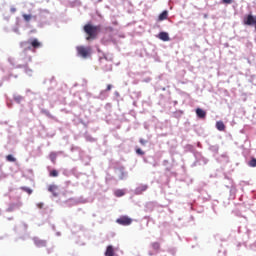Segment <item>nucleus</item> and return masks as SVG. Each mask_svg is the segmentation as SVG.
Here are the masks:
<instances>
[{
    "label": "nucleus",
    "mask_w": 256,
    "mask_h": 256,
    "mask_svg": "<svg viewBox=\"0 0 256 256\" xmlns=\"http://www.w3.org/2000/svg\"><path fill=\"white\" fill-rule=\"evenodd\" d=\"M28 43L29 45H31L33 51H35V49H41V47H43V43H41L37 38H32L28 40Z\"/></svg>",
    "instance_id": "20e7f679"
},
{
    "label": "nucleus",
    "mask_w": 256,
    "mask_h": 256,
    "mask_svg": "<svg viewBox=\"0 0 256 256\" xmlns=\"http://www.w3.org/2000/svg\"><path fill=\"white\" fill-rule=\"evenodd\" d=\"M48 191L53 194L54 197L59 195V186L57 185H50L48 187Z\"/></svg>",
    "instance_id": "423d86ee"
},
{
    "label": "nucleus",
    "mask_w": 256,
    "mask_h": 256,
    "mask_svg": "<svg viewBox=\"0 0 256 256\" xmlns=\"http://www.w3.org/2000/svg\"><path fill=\"white\" fill-rule=\"evenodd\" d=\"M116 223L118 225H123L124 227H127L133 223V219H131L129 216H121L116 220Z\"/></svg>",
    "instance_id": "7ed1b4c3"
},
{
    "label": "nucleus",
    "mask_w": 256,
    "mask_h": 256,
    "mask_svg": "<svg viewBox=\"0 0 256 256\" xmlns=\"http://www.w3.org/2000/svg\"><path fill=\"white\" fill-rule=\"evenodd\" d=\"M249 167H256V158H252L249 162H248Z\"/></svg>",
    "instance_id": "f3484780"
},
{
    "label": "nucleus",
    "mask_w": 256,
    "mask_h": 256,
    "mask_svg": "<svg viewBox=\"0 0 256 256\" xmlns=\"http://www.w3.org/2000/svg\"><path fill=\"white\" fill-rule=\"evenodd\" d=\"M6 160L9 161L10 163H15V161H17V159L13 157V155L11 154L6 156Z\"/></svg>",
    "instance_id": "dca6fc26"
},
{
    "label": "nucleus",
    "mask_w": 256,
    "mask_h": 256,
    "mask_svg": "<svg viewBox=\"0 0 256 256\" xmlns=\"http://www.w3.org/2000/svg\"><path fill=\"white\" fill-rule=\"evenodd\" d=\"M114 195H115V197H123V195H125V190H121V189L116 190L114 192Z\"/></svg>",
    "instance_id": "2eb2a0df"
},
{
    "label": "nucleus",
    "mask_w": 256,
    "mask_h": 256,
    "mask_svg": "<svg viewBox=\"0 0 256 256\" xmlns=\"http://www.w3.org/2000/svg\"><path fill=\"white\" fill-rule=\"evenodd\" d=\"M44 205L45 204H43V202H40L37 204V207H38V209H43Z\"/></svg>",
    "instance_id": "b1692460"
},
{
    "label": "nucleus",
    "mask_w": 256,
    "mask_h": 256,
    "mask_svg": "<svg viewBox=\"0 0 256 256\" xmlns=\"http://www.w3.org/2000/svg\"><path fill=\"white\" fill-rule=\"evenodd\" d=\"M50 177H59V172L57 170L50 171Z\"/></svg>",
    "instance_id": "6ab92c4d"
},
{
    "label": "nucleus",
    "mask_w": 256,
    "mask_h": 256,
    "mask_svg": "<svg viewBox=\"0 0 256 256\" xmlns=\"http://www.w3.org/2000/svg\"><path fill=\"white\" fill-rule=\"evenodd\" d=\"M158 38L161 41H170L169 33H167V32H160L159 35H158Z\"/></svg>",
    "instance_id": "9d476101"
},
{
    "label": "nucleus",
    "mask_w": 256,
    "mask_h": 256,
    "mask_svg": "<svg viewBox=\"0 0 256 256\" xmlns=\"http://www.w3.org/2000/svg\"><path fill=\"white\" fill-rule=\"evenodd\" d=\"M105 256H115V249L113 248L112 245H109V246L106 248Z\"/></svg>",
    "instance_id": "9b49d317"
},
{
    "label": "nucleus",
    "mask_w": 256,
    "mask_h": 256,
    "mask_svg": "<svg viewBox=\"0 0 256 256\" xmlns=\"http://www.w3.org/2000/svg\"><path fill=\"white\" fill-rule=\"evenodd\" d=\"M76 51L79 57H82L83 59L91 57V46H77Z\"/></svg>",
    "instance_id": "f03ea898"
},
{
    "label": "nucleus",
    "mask_w": 256,
    "mask_h": 256,
    "mask_svg": "<svg viewBox=\"0 0 256 256\" xmlns=\"http://www.w3.org/2000/svg\"><path fill=\"white\" fill-rule=\"evenodd\" d=\"M149 189V186L147 184L140 185L136 188V195H143L145 191Z\"/></svg>",
    "instance_id": "0eeeda50"
},
{
    "label": "nucleus",
    "mask_w": 256,
    "mask_h": 256,
    "mask_svg": "<svg viewBox=\"0 0 256 256\" xmlns=\"http://www.w3.org/2000/svg\"><path fill=\"white\" fill-rule=\"evenodd\" d=\"M28 61H29V63H31V61H33V58H31V56H29Z\"/></svg>",
    "instance_id": "bb28decb"
},
{
    "label": "nucleus",
    "mask_w": 256,
    "mask_h": 256,
    "mask_svg": "<svg viewBox=\"0 0 256 256\" xmlns=\"http://www.w3.org/2000/svg\"><path fill=\"white\" fill-rule=\"evenodd\" d=\"M50 159H51L52 163H55V161L57 159V154H55V152H52L50 154Z\"/></svg>",
    "instance_id": "a211bd4d"
},
{
    "label": "nucleus",
    "mask_w": 256,
    "mask_h": 256,
    "mask_svg": "<svg viewBox=\"0 0 256 256\" xmlns=\"http://www.w3.org/2000/svg\"><path fill=\"white\" fill-rule=\"evenodd\" d=\"M111 89H113V85L108 84L105 91H111Z\"/></svg>",
    "instance_id": "393cba45"
},
{
    "label": "nucleus",
    "mask_w": 256,
    "mask_h": 256,
    "mask_svg": "<svg viewBox=\"0 0 256 256\" xmlns=\"http://www.w3.org/2000/svg\"><path fill=\"white\" fill-rule=\"evenodd\" d=\"M222 3H225L226 5H231V3H233V0H222Z\"/></svg>",
    "instance_id": "4be33fe9"
},
{
    "label": "nucleus",
    "mask_w": 256,
    "mask_h": 256,
    "mask_svg": "<svg viewBox=\"0 0 256 256\" xmlns=\"http://www.w3.org/2000/svg\"><path fill=\"white\" fill-rule=\"evenodd\" d=\"M22 189L23 191H25V193H28V195H31V193H33V190L31 188L24 187Z\"/></svg>",
    "instance_id": "aec40b11"
},
{
    "label": "nucleus",
    "mask_w": 256,
    "mask_h": 256,
    "mask_svg": "<svg viewBox=\"0 0 256 256\" xmlns=\"http://www.w3.org/2000/svg\"><path fill=\"white\" fill-rule=\"evenodd\" d=\"M216 129H218V131H225V123H223V121L216 122Z\"/></svg>",
    "instance_id": "ddd939ff"
},
{
    "label": "nucleus",
    "mask_w": 256,
    "mask_h": 256,
    "mask_svg": "<svg viewBox=\"0 0 256 256\" xmlns=\"http://www.w3.org/2000/svg\"><path fill=\"white\" fill-rule=\"evenodd\" d=\"M25 23H31V21H37V16L32 14H22Z\"/></svg>",
    "instance_id": "39448f33"
},
{
    "label": "nucleus",
    "mask_w": 256,
    "mask_h": 256,
    "mask_svg": "<svg viewBox=\"0 0 256 256\" xmlns=\"http://www.w3.org/2000/svg\"><path fill=\"white\" fill-rule=\"evenodd\" d=\"M169 17V12L164 10L159 16L158 21H165Z\"/></svg>",
    "instance_id": "f8f14e48"
},
{
    "label": "nucleus",
    "mask_w": 256,
    "mask_h": 256,
    "mask_svg": "<svg viewBox=\"0 0 256 256\" xmlns=\"http://www.w3.org/2000/svg\"><path fill=\"white\" fill-rule=\"evenodd\" d=\"M196 115H197V117H199V119H205V117H207V112H205V110H203L201 108H197Z\"/></svg>",
    "instance_id": "1a4fd4ad"
},
{
    "label": "nucleus",
    "mask_w": 256,
    "mask_h": 256,
    "mask_svg": "<svg viewBox=\"0 0 256 256\" xmlns=\"http://www.w3.org/2000/svg\"><path fill=\"white\" fill-rule=\"evenodd\" d=\"M84 32L88 35L86 37V41H90V39H97V36L101 32V26H93L91 24H86L84 26Z\"/></svg>",
    "instance_id": "f257e3e1"
},
{
    "label": "nucleus",
    "mask_w": 256,
    "mask_h": 256,
    "mask_svg": "<svg viewBox=\"0 0 256 256\" xmlns=\"http://www.w3.org/2000/svg\"><path fill=\"white\" fill-rule=\"evenodd\" d=\"M137 155H145V152L141 148L136 149Z\"/></svg>",
    "instance_id": "412c9836"
},
{
    "label": "nucleus",
    "mask_w": 256,
    "mask_h": 256,
    "mask_svg": "<svg viewBox=\"0 0 256 256\" xmlns=\"http://www.w3.org/2000/svg\"><path fill=\"white\" fill-rule=\"evenodd\" d=\"M15 100L19 103V101H21V96L16 97Z\"/></svg>",
    "instance_id": "a878e982"
},
{
    "label": "nucleus",
    "mask_w": 256,
    "mask_h": 256,
    "mask_svg": "<svg viewBox=\"0 0 256 256\" xmlns=\"http://www.w3.org/2000/svg\"><path fill=\"white\" fill-rule=\"evenodd\" d=\"M11 11H12V13H15L16 9H15V8H12Z\"/></svg>",
    "instance_id": "cd10ccee"
},
{
    "label": "nucleus",
    "mask_w": 256,
    "mask_h": 256,
    "mask_svg": "<svg viewBox=\"0 0 256 256\" xmlns=\"http://www.w3.org/2000/svg\"><path fill=\"white\" fill-rule=\"evenodd\" d=\"M151 247L154 251H159V249H161V244L159 242H153Z\"/></svg>",
    "instance_id": "4468645a"
},
{
    "label": "nucleus",
    "mask_w": 256,
    "mask_h": 256,
    "mask_svg": "<svg viewBox=\"0 0 256 256\" xmlns=\"http://www.w3.org/2000/svg\"><path fill=\"white\" fill-rule=\"evenodd\" d=\"M34 245H36V247H47V241L41 240L39 238H34Z\"/></svg>",
    "instance_id": "6e6552de"
},
{
    "label": "nucleus",
    "mask_w": 256,
    "mask_h": 256,
    "mask_svg": "<svg viewBox=\"0 0 256 256\" xmlns=\"http://www.w3.org/2000/svg\"><path fill=\"white\" fill-rule=\"evenodd\" d=\"M139 143H141L142 145H146V144H147V140L141 138V139L139 140Z\"/></svg>",
    "instance_id": "5701e85b"
}]
</instances>
